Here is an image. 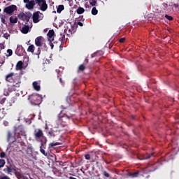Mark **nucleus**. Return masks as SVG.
<instances>
[{"label": "nucleus", "mask_w": 179, "mask_h": 179, "mask_svg": "<svg viewBox=\"0 0 179 179\" xmlns=\"http://www.w3.org/2000/svg\"><path fill=\"white\" fill-rule=\"evenodd\" d=\"M24 73L23 71H20V73H9L6 76L5 80L8 83H13L12 87L19 88L22 85V76Z\"/></svg>", "instance_id": "1"}, {"label": "nucleus", "mask_w": 179, "mask_h": 179, "mask_svg": "<svg viewBox=\"0 0 179 179\" xmlns=\"http://www.w3.org/2000/svg\"><path fill=\"white\" fill-rule=\"evenodd\" d=\"M3 171L8 176H12V173H14L17 178L19 179V177H17V176L20 175V172H19L20 171V169L16 167V166H15L14 164H10L9 166H7L6 168L3 169Z\"/></svg>", "instance_id": "2"}, {"label": "nucleus", "mask_w": 179, "mask_h": 179, "mask_svg": "<svg viewBox=\"0 0 179 179\" xmlns=\"http://www.w3.org/2000/svg\"><path fill=\"white\" fill-rule=\"evenodd\" d=\"M28 100H29L31 106H40L41 104V96H39L37 94L29 95Z\"/></svg>", "instance_id": "3"}, {"label": "nucleus", "mask_w": 179, "mask_h": 179, "mask_svg": "<svg viewBox=\"0 0 179 179\" xmlns=\"http://www.w3.org/2000/svg\"><path fill=\"white\" fill-rule=\"evenodd\" d=\"M69 110H67L66 113H64V110H62L58 115L59 121H64L62 118H67V120H71V118L73 117V113H69Z\"/></svg>", "instance_id": "4"}, {"label": "nucleus", "mask_w": 179, "mask_h": 179, "mask_svg": "<svg viewBox=\"0 0 179 179\" xmlns=\"http://www.w3.org/2000/svg\"><path fill=\"white\" fill-rule=\"evenodd\" d=\"M35 2L40 6V9L43 12H45L46 9L48 8V5H47L45 0H35Z\"/></svg>", "instance_id": "5"}, {"label": "nucleus", "mask_w": 179, "mask_h": 179, "mask_svg": "<svg viewBox=\"0 0 179 179\" xmlns=\"http://www.w3.org/2000/svg\"><path fill=\"white\" fill-rule=\"evenodd\" d=\"M15 10H17V6L16 5H10L4 8L3 13H6V15H12Z\"/></svg>", "instance_id": "6"}, {"label": "nucleus", "mask_w": 179, "mask_h": 179, "mask_svg": "<svg viewBox=\"0 0 179 179\" xmlns=\"http://www.w3.org/2000/svg\"><path fill=\"white\" fill-rule=\"evenodd\" d=\"M33 27V22H29V24H25L21 29V32L23 34H27V33H29V31L30 30V29H31Z\"/></svg>", "instance_id": "7"}, {"label": "nucleus", "mask_w": 179, "mask_h": 179, "mask_svg": "<svg viewBox=\"0 0 179 179\" xmlns=\"http://www.w3.org/2000/svg\"><path fill=\"white\" fill-rule=\"evenodd\" d=\"M34 137L36 139H40V138H44V133L43 130L40 129H36L34 132Z\"/></svg>", "instance_id": "8"}, {"label": "nucleus", "mask_w": 179, "mask_h": 179, "mask_svg": "<svg viewBox=\"0 0 179 179\" xmlns=\"http://www.w3.org/2000/svg\"><path fill=\"white\" fill-rule=\"evenodd\" d=\"M138 160H148L149 159H151V157H155V152H152L151 154H144L141 156L137 157Z\"/></svg>", "instance_id": "9"}, {"label": "nucleus", "mask_w": 179, "mask_h": 179, "mask_svg": "<svg viewBox=\"0 0 179 179\" xmlns=\"http://www.w3.org/2000/svg\"><path fill=\"white\" fill-rule=\"evenodd\" d=\"M32 19L34 23H38V22H40V11L34 13Z\"/></svg>", "instance_id": "10"}, {"label": "nucleus", "mask_w": 179, "mask_h": 179, "mask_svg": "<svg viewBox=\"0 0 179 179\" xmlns=\"http://www.w3.org/2000/svg\"><path fill=\"white\" fill-rule=\"evenodd\" d=\"M32 15L31 13L28 12L25 14L24 17L22 18L23 22H26L25 24H27L29 23H32L31 21H30V17H31Z\"/></svg>", "instance_id": "11"}, {"label": "nucleus", "mask_w": 179, "mask_h": 179, "mask_svg": "<svg viewBox=\"0 0 179 179\" xmlns=\"http://www.w3.org/2000/svg\"><path fill=\"white\" fill-rule=\"evenodd\" d=\"M59 132H60L59 130H56V131L50 130L48 132V136H49V138L52 139V138H55L57 135L59 134Z\"/></svg>", "instance_id": "12"}, {"label": "nucleus", "mask_w": 179, "mask_h": 179, "mask_svg": "<svg viewBox=\"0 0 179 179\" xmlns=\"http://www.w3.org/2000/svg\"><path fill=\"white\" fill-rule=\"evenodd\" d=\"M55 34V31L53 29L49 30L47 34L48 36V41H54V35Z\"/></svg>", "instance_id": "13"}, {"label": "nucleus", "mask_w": 179, "mask_h": 179, "mask_svg": "<svg viewBox=\"0 0 179 179\" xmlns=\"http://www.w3.org/2000/svg\"><path fill=\"white\" fill-rule=\"evenodd\" d=\"M24 64L22 61L17 62L16 66H15V71H20V72H23L22 69H23Z\"/></svg>", "instance_id": "14"}, {"label": "nucleus", "mask_w": 179, "mask_h": 179, "mask_svg": "<svg viewBox=\"0 0 179 179\" xmlns=\"http://www.w3.org/2000/svg\"><path fill=\"white\" fill-rule=\"evenodd\" d=\"M64 33H66L68 36V37H70V36H72L73 33H75V28L73 27H71V29H65Z\"/></svg>", "instance_id": "15"}, {"label": "nucleus", "mask_w": 179, "mask_h": 179, "mask_svg": "<svg viewBox=\"0 0 179 179\" xmlns=\"http://www.w3.org/2000/svg\"><path fill=\"white\" fill-rule=\"evenodd\" d=\"M34 5H36V1H34V0H31L27 3L26 8L27 9H34Z\"/></svg>", "instance_id": "16"}, {"label": "nucleus", "mask_w": 179, "mask_h": 179, "mask_svg": "<svg viewBox=\"0 0 179 179\" xmlns=\"http://www.w3.org/2000/svg\"><path fill=\"white\" fill-rule=\"evenodd\" d=\"M15 54L18 57H22V55H23V50L22 49V45H17L15 50Z\"/></svg>", "instance_id": "17"}, {"label": "nucleus", "mask_w": 179, "mask_h": 179, "mask_svg": "<svg viewBox=\"0 0 179 179\" xmlns=\"http://www.w3.org/2000/svg\"><path fill=\"white\" fill-rule=\"evenodd\" d=\"M41 40H43V36H38L35 39V44L36 47H41V45H43V44L41 43Z\"/></svg>", "instance_id": "18"}, {"label": "nucleus", "mask_w": 179, "mask_h": 179, "mask_svg": "<svg viewBox=\"0 0 179 179\" xmlns=\"http://www.w3.org/2000/svg\"><path fill=\"white\" fill-rule=\"evenodd\" d=\"M32 86L34 89V90H36V92H40V85H38V83H37V81H34L33 83H32Z\"/></svg>", "instance_id": "19"}, {"label": "nucleus", "mask_w": 179, "mask_h": 179, "mask_svg": "<svg viewBox=\"0 0 179 179\" xmlns=\"http://www.w3.org/2000/svg\"><path fill=\"white\" fill-rule=\"evenodd\" d=\"M172 10L173 12H178L179 11V4L178 3H173L171 6Z\"/></svg>", "instance_id": "20"}, {"label": "nucleus", "mask_w": 179, "mask_h": 179, "mask_svg": "<svg viewBox=\"0 0 179 179\" xmlns=\"http://www.w3.org/2000/svg\"><path fill=\"white\" fill-rule=\"evenodd\" d=\"M10 20V23H11L12 24H15L16 23H17V17H10L9 18Z\"/></svg>", "instance_id": "21"}, {"label": "nucleus", "mask_w": 179, "mask_h": 179, "mask_svg": "<svg viewBox=\"0 0 179 179\" xmlns=\"http://www.w3.org/2000/svg\"><path fill=\"white\" fill-rule=\"evenodd\" d=\"M76 13H78V15H82L85 13V8L80 6L78 7V8L76 10Z\"/></svg>", "instance_id": "22"}, {"label": "nucleus", "mask_w": 179, "mask_h": 179, "mask_svg": "<svg viewBox=\"0 0 179 179\" xmlns=\"http://www.w3.org/2000/svg\"><path fill=\"white\" fill-rule=\"evenodd\" d=\"M64 9H65V7L64 6V5L58 6L57 9V13H61V12H62L64 10Z\"/></svg>", "instance_id": "23"}, {"label": "nucleus", "mask_w": 179, "mask_h": 179, "mask_svg": "<svg viewBox=\"0 0 179 179\" xmlns=\"http://www.w3.org/2000/svg\"><path fill=\"white\" fill-rule=\"evenodd\" d=\"M27 52L33 54L34 52V45H30L27 48Z\"/></svg>", "instance_id": "24"}, {"label": "nucleus", "mask_w": 179, "mask_h": 179, "mask_svg": "<svg viewBox=\"0 0 179 179\" xmlns=\"http://www.w3.org/2000/svg\"><path fill=\"white\" fill-rule=\"evenodd\" d=\"M130 177H132L133 178H135L136 177H138L139 176V171H136L134 173H131L129 174Z\"/></svg>", "instance_id": "25"}, {"label": "nucleus", "mask_w": 179, "mask_h": 179, "mask_svg": "<svg viewBox=\"0 0 179 179\" xmlns=\"http://www.w3.org/2000/svg\"><path fill=\"white\" fill-rule=\"evenodd\" d=\"M99 13V10H97V8H96V7H93L92 9V15H93L94 16H96V15H97Z\"/></svg>", "instance_id": "26"}, {"label": "nucleus", "mask_w": 179, "mask_h": 179, "mask_svg": "<svg viewBox=\"0 0 179 179\" xmlns=\"http://www.w3.org/2000/svg\"><path fill=\"white\" fill-rule=\"evenodd\" d=\"M43 143H41V145L40 147V152L41 153H42V155H43V156H48V155L47 154V152H45V150H44V149H43Z\"/></svg>", "instance_id": "27"}, {"label": "nucleus", "mask_w": 179, "mask_h": 179, "mask_svg": "<svg viewBox=\"0 0 179 179\" xmlns=\"http://www.w3.org/2000/svg\"><path fill=\"white\" fill-rule=\"evenodd\" d=\"M11 138H12V132H10V131H8L7 133V142H9Z\"/></svg>", "instance_id": "28"}, {"label": "nucleus", "mask_w": 179, "mask_h": 179, "mask_svg": "<svg viewBox=\"0 0 179 179\" xmlns=\"http://www.w3.org/2000/svg\"><path fill=\"white\" fill-rule=\"evenodd\" d=\"M58 145H61V143H58V142L51 143L49 144V148H54L55 146H58Z\"/></svg>", "instance_id": "29"}, {"label": "nucleus", "mask_w": 179, "mask_h": 179, "mask_svg": "<svg viewBox=\"0 0 179 179\" xmlns=\"http://www.w3.org/2000/svg\"><path fill=\"white\" fill-rule=\"evenodd\" d=\"M5 164H6V162H5V159H0V169L4 167Z\"/></svg>", "instance_id": "30"}, {"label": "nucleus", "mask_w": 179, "mask_h": 179, "mask_svg": "<svg viewBox=\"0 0 179 179\" xmlns=\"http://www.w3.org/2000/svg\"><path fill=\"white\" fill-rule=\"evenodd\" d=\"M86 69V66L85 64H80L78 67V71H80L83 72V71H85Z\"/></svg>", "instance_id": "31"}, {"label": "nucleus", "mask_w": 179, "mask_h": 179, "mask_svg": "<svg viewBox=\"0 0 179 179\" xmlns=\"http://www.w3.org/2000/svg\"><path fill=\"white\" fill-rule=\"evenodd\" d=\"M96 3H97V0H90V1L91 6H96Z\"/></svg>", "instance_id": "32"}, {"label": "nucleus", "mask_w": 179, "mask_h": 179, "mask_svg": "<svg viewBox=\"0 0 179 179\" xmlns=\"http://www.w3.org/2000/svg\"><path fill=\"white\" fill-rule=\"evenodd\" d=\"M165 18L167 20H169L170 22H171L172 20H174V18L172 16H170L169 15H165Z\"/></svg>", "instance_id": "33"}, {"label": "nucleus", "mask_w": 179, "mask_h": 179, "mask_svg": "<svg viewBox=\"0 0 179 179\" xmlns=\"http://www.w3.org/2000/svg\"><path fill=\"white\" fill-rule=\"evenodd\" d=\"M103 176H104V177H106V178H110V173H108L106 171H103Z\"/></svg>", "instance_id": "34"}, {"label": "nucleus", "mask_w": 179, "mask_h": 179, "mask_svg": "<svg viewBox=\"0 0 179 179\" xmlns=\"http://www.w3.org/2000/svg\"><path fill=\"white\" fill-rule=\"evenodd\" d=\"M25 15L26 14H24V13H20L17 15V17H18V19H22L23 20Z\"/></svg>", "instance_id": "35"}, {"label": "nucleus", "mask_w": 179, "mask_h": 179, "mask_svg": "<svg viewBox=\"0 0 179 179\" xmlns=\"http://www.w3.org/2000/svg\"><path fill=\"white\" fill-rule=\"evenodd\" d=\"M3 37L4 38H6V40H8L10 37V34L9 33H5L3 35Z\"/></svg>", "instance_id": "36"}, {"label": "nucleus", "mask_w": 179, "mask_h": 179, "mask_svg": "<svg viewBox=\"0 0 179 179\" xmlns=\"http://www.w3.org/2000/svg\"><path fill=\"white\" fill-rule=\"evenodd\" d=\"M7 53L8 54V55H7V57H11V55L13 54V52L12 51L11 49H8L7 50Z\"/></svg>", "instance_id": "37"}, {"label": "nucleus", "mask_w": 179, "mask_h": 179, "mask_svg": "<svg viewBox=\"0 0 179 179\" xmlns=\"http://www.w3.org/2000/svg\"><path fill=\"white\" fill-rule=\"evenodd\" d=\"M6 101V98L0 97V104H4Z\"/></svg>", "instance_id": "38"}, {"label": "nucleus", "mask_w": 179, "mask_h": 179, "mask_svg": "<svg viewBox=\"0 0 179 179\" xmlns=\"http://www.w3.org/2000/svg\"><path fill=\"white\" fill-rule=\"evenodd\" d=\"M167 3H164L162 5V8L164 9V10H166V9H167Z\"/></svg>", "instance_id": "39"}, {"label": "nucleus", "mask_w": 179, "mask_h": 179, "mask_svg": "<svg viewBox=\"0 0 179 179\" xmlns=\"http://www.w3.org/2000/svg\"><path fill=\"white\" fill-rule=\"evenodd\" d=\"M6 154L5 153V152H1L0 157H1L3 159V157H6Z\"/></svg>", "instance_id": "40"}, {"label": "nucleus", "mask_w": 179, "mask_h": 179, "mask_svg": "<svg viewBox=\"0 0 179 179\" xmlns=\"http://www.w3.org/2000/svg\"><path fill=\"white\" fill-rule=\"evenodd\" d=\"M62 44H64L65 43V35H62Z\"/></svg>", "instance_id": "41"}, {"label": "nucleus", "mask_w": 179, "mask_h": 179, "mask_svg": "<svg viewBox=\"0 0 179 179\" xmlns=\"http://www.w3.org/2000/svg\"><path fill=\"white\" fill-rule=\"evenodd\" d=\"M1 23L6 24V21L5 20V17H1Z\"/></svg>", "instance_id": "42"}, {"label": "nucleus", "mask_w": 179, "mask_h": 179, "mask_svg": "<svg viewBox=\"0 0 179 179\" xmlns=\"http://www.w3.org/2000/svg\"><path fill=\"white\" fill-rule=\"evenodd\" d=\"M49 45L51 47V50L54 49V43H52V41H49Z\"/></svg>", "instance_id": "43"}, {"label": "nucleus", "mask_w": 179, "mask_h": 179, "mask_svg": "<svg viewBox=\"0 0 179 179\" xmlns=\"http://www.w3.org/2000/svg\"><path fill=\"white\" fill-rule=\"evenodd\" d=\"M86 160H90V155L87 154L85 155Z\"/></svg>", "instance_id": "44"}, {"label": "nucleus", "mask_w": 179, "mask_h": 179, "mask_svg": "<svg viewBox=\"0 0 179 179\" xmlns=\"http://www.w3.org/2000/svg\"><path fill=\"white\" fill-rule=\"evenodd\" d=\"M41 53V51L40 50V48H38V52L36 53V55H38V58H40L39 55Z\"/></svg>", "instance_id": "45"}, {"label": "nucleus", "mask_w": 179, "mask_h": 179, "mask_svg": "<svg viewBox=\"0 0 179 179\" xmlns=\"http://www.w3.org/2000/svg\"><path fill=\"white\" fill-rule=\"evenodd\" d=\"M119 42L120 43H124L125 42V38H122L119 39Z\"/></svg>", "instance_id": "46"}, {"label": "nucleus", "mask_w": 179, "mask_h": 179, "mask_svg": "<svg viewBox=\"0 0 179 179\" xmlns=\"http://www.w3.org/2000/svg\"><path fill=\"white\" fill-rule=\"evenodd\" d=\"M5 48V45L3 44L0 45V50H3Z\"/></svg>", "instance_id": "47"}, {"label": "nucleus", "mask_w": 179, "mask_h": 179, "mask_svg": "<svg viewBox=\"0 0 179 179\" xmlns=\"http://www.w3.org/2000/svg\"><path fill=\"white\" fill-rule=\"evenodd\" d=\"M62 108L63 110H66L68 108V106H66L65 105H62Z\"/></svg>", "instance_id": "48"}, {"label": "nucleus", "mask_w": 179, "mask_h": 179, "mask_svg": "<svg viewBox=\"0 0 179 179\" xmlns=\"http://www.w3.org/2000/svg\"><path fill=\"white\" fill-rule=\"evenodd\" d=\"M8 124L9 123L7 121L3 122V125H5V127H8Z\"/></svg>", "instance_id": "49"}, {"label": "nucleus", "mask_w": 179, "mask_h": 179, "mask_svg": "<svg viewBox=\"0 0 179 179\" xmlns=\"http://www.w3.org/2000/svg\"><path fill=\"white\" fill-rule=\"evenodd\" d=\"M78 26H80V27H83V23H82L81 22H78Z\"/></svg>", "instance_id": "50"}, {"label": "nucleus", "mask_w": 179, "mask_h": 179, "mask_svg": "<svg viewBox=\"0 0 179 179\" xmlns=\"http://www.w3.org/2000/svg\"><path fill=\"white\" fill-rule=\"evenodd\" d=\"M84 62H85V64H89V59L86 58V59L84 60Z\"/></svg>", "instance_id": "51"}, {"label": "nucleus", "mask_w": 179, "mask_h": 179, "mask_svg": "<svg viewBox=\"0 0 179 179\" xmlns=\"http://www.w3.org/2000/svg\"><path fill=\"white\" fill-rule=\"evenodd\" d=\"M59 82H60V83H62V85H64V83H65L64 82L62 81V78H59Z\"/></svg>", "instance_id": "52"}, {"label": "nucleus", "mask_w": 179, "mask_h": 179, "mask_svg": "<svg viewBox=\"0 0 179 179\" xmlns=\"http://www.w3.org/2000/svg\"><path fill=\"white\" fill-rule=\"evenodd\" d=\"M24 3H27V2H30V0H23Z\"/></svg>", "instance_id": "53"}, {"label": "nucleus", "mask_w": 179, "mask_h": 179, "mask_svg": "<svg viewBox=\"0 0 179 179\" xmlns=\"http://www.w3.org/2000/svg\"><path fill=\"white\" fill-rule=\"evenodd\" d=\"M59 48H60V50H62V48H63L62 43L60 45Z\"/></svg>", "instance_id": "54"}, {"label": "nucleus", "mask_w": 179, "mask_h": 179, "mask_svg": "<svg viewBox=\"0 0 179 179\" xmlns=\"http://www.w3.org/2000/svg\"><path fill=\"white\" fill-rule=\"evenodd\" d=\"M69 178V179H76V178H73V177H72V176H70Z\"/></svg>", "instance_id": "55"}, {"label": "nucleus", "mask_w": 179, "mask_h": 179, "mask_svg": "<svg viewBox=\"0 0 179 179\" xmlns=\"http://www.w3.org/2000/svg\"><path fill=\"white\" fill-rule=\"evenodd\" d=\"M99 52L100 54H103V51L96 52V54H98Z\"/></svg>", "instance_id": "56"}, {"label": "nucleus", "mask_w": 179, "mask_h": 179, "mask_svg": "<svg viewBox=\"0 0 179 179\" xmlns=\"http://www.w3.org/2000/svg\"><path fill=\"white\" fill-rule=\"evenodd\" d=\"M45 129H48V126H47V124H45Z\"/></svg>", "instance_id": "57"}, {"label": "nucleus", "mask_w": 179, "mask_h": 179, "mask_svg": "<svg viewBox=\"0 0 179 179\" xmlns=\"http://www.w3.org/2000/svg\"><path fill=\"white\" fill-rule=\"evenodd\" d=\"M45 142H47V138L45 137Z\"/></svg>", "instance_id": "58"}, {"label": "nucleus", "mask_w": 179, "mask_h": 179, "mask_svg": "<svg viewBox=\"0 0 179 179\" xmlns=\"http://www.w3.org/2000/svg\"><path fill=\"white\" fill-rule=\"evenodd\" d=\"M2 110H3V111H4V110H5V108H2Z\"/></svg>", "instance_id": "59"}, {"label": "nucleus", "mask_w": 179, "mask_h": 179, "mask_svg": "<svg viewBox=\"0 0 179 179\" xmlns=\"http://www.w3.org/2000/svg\"><path fill=\"white\" fill-rule=\"evenodd\" d=\"M44 31H47V29H45Z\"/></svg>", "instance_id": "60"}, {"label": "nucleus", "mask_w": 179, "mask_h": 179, "mask_svg": "<svg viewBox=\"0 0 179 179\" xmlns=\"http://www.w3.org/2000/svg\"><path fill=\"white\" fill-rule=\"evenodd\" d=\"M5 114H6V113H3V115H5Z\"/></svg>", "instance_id": "61"}, {"label": "nucleus", "mask_w": 179, "mask_h": 179, "mask_svg": "<svg viewBox=\"0 0 179 179\" xmlns=\"http://www.w3.org/2000/svg\"><path fill=\"white\" fill-rule=\"evenodd\" d=\"M133 119L135 118L134 117H132Z\"/></svg>", "instance_id": "62"}, {"label": "nucleus", "mask_w": 179, "mask_h": 179, "mask_svg": "<svg viewBox=\"0 0 179 179\" xmlns=\"http://www.w3.org/2000/svg\"><path fill=\"white\" fill-rule=\"evenodd\" d=\"M1 8H0V12H1Z\"/></svg>", "instance_id": "63"}, {"label": "nucleus", "mask_w": 179, "mask_h": 179, "mask_svg": "<svg viewBox=\"0 0 179 179\" xmlns=\"http://www.w3.org/2000/svg\"><path fill=\"white\" fill-rule=\"evenodd\" d=\"M85 1H87V0H85Z\"/></svg>", "instance_id": "64"}]
</instances>
